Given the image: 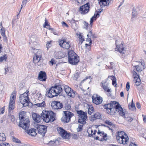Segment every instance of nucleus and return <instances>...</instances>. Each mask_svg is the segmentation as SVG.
<instances>
[{"mask_svg": "<svg viewBox=\"0 0 146 146\" xmlns=\"http://www.w3.org/2000/svg\"><path fill=\"white\" fill-rule=\"evenodd\" d=\"M41 115L36 113L32 114V117L33 120L37 123L40 122L42 118L43 120L46 123L53 122L55 120V114L51 111H42Z\"/></svg>", "mask_w": 146, "mask_h": 146, "instance_id": "obj_1", "label": "nucleus"}, {"mask_svg": "<svg viewBox=\"0 0 146 146\" xmlns=\"http://www.w3.org/2000/svg\"><path fill=\"white\" fill-rule=\"evenodd\" d=\"M51 88L53 92V95L54 97L58 96L64 90L67 95L71 97H74L75 96V91L71 89L68 86L64 84L58 86L52 87Z\"/></svg>", "mask_w": 146, "mask_h": 146, "instance_id": "obj_2", "label": "nucleus"}, {"mask_svg": "<svg viewBox=\"0 0 146 146\" xmlns=\"http://www.w3.org/2000/svg\"><path fill=\"white\" fill-rule=\"evenodd\" d=\"M19 118L20 120L19 126L24 130L28 129L30 125L29 117L26 115V113L23 111L19 113Z\"/></svg>", "mask_w": 146, "mask_h": 146, "instance_id": "obj_3", "label": "nucleus"}, {"mask_svg": "<svg viewBox=\"0 0 146 146\" xmlns=\"http://www.w3.org/2000/svg\"><path fill=\"white\" fill-rule=\"evenodd\" d=\"M68 60L69 63L72 65L77 64L79 61L78 56L72 50H68Z\"/></svg>", "mask_w": 146, "mask_h": 146, "instance_id": "obj_4", "label": "nucleus"}, {"mask_svg": "<svg viewBox=\"0 0 146 146\" xmlns=\"http://www.w3.org/2000/svg\"><path fill=\"white\" fill-rule=\"evenodd\" d=\"M117 139L119 143L123 145L126 144L129 141V137L124 132H118Z\"/></svg>", "mask_w": 146, "mask_h": 146, "instance_id": "obj_5", "label": "nucleus"}, {"mask_svg": "<svg viewBox=\"0 0 146 146\" xmlns=\"http://www.w3.org/2000/svg\"><path fill=\"white\" fill-rule=\"evenodd\" d=\"M29 94V91L27 90L25 93L20 96V102L23 104V107L28 106L29 104L31 103L30 99L28 97Z\"/></svg>", "mask_w": 146, "mask_h": 146, "instance_id": "obj_6", "label": "nucleus"}, {"mask_svg": "<svg viewBox=\"0 0 146 146\" xmlns=\"http://www.w3.org/2000/svg\"><path fill=\"white\" fill-rule=\"evenodd\" d=\"M77 113L79 116L78 123L83 124H85L86 121L87 119V113L80 110L78 111Z\"/></svg>", "mask_w": 146, "mask_h": 146, "instance_id": "obj_7", "label": "nucleus"}, {"mask_svg": "<svg viewBox=\"0 0 146 146\" xmlns=\"http://www.w3.org/2000/svg\"><path fill=\"white\" fill-rule=\"evenodd\" d=\"M16 95V91H14L11 95L9 103V111H10L11 110H13L14 109Z\"/></svg>", "mask_w": 146, "mask_h": 146, "instance_id": "obj_8", "label": "nucleus"}, {"mask_svg": "<svg viewBox=\"0 0 146 146\" xmlns=\"http://www.w3.org/2000/svg\"><path fill=\"white\" fill-rule=\"evenodd\" d=\"M64 115L61 119V121L64 122L68 123L70 121V118L74 115V114L67 111H64Z\"/></svg>", "mask_w": 146, "mask_h": 146, "instance_id": "obj_9", "label": "nucleus"}, {"mask_svg": "<svg viewBox=\"0 0 146 146\" xmlns=\"http://www.w3.org/2000/svg\"><path fill=\"white\" fill-rule=\"evenodd\" d=\"M113 103H115L114 107H115L116 113H118L121 116L123 117L125 116V113L123 112V110L120 105L116 102H113Z\"/></svg>", "mask_w": 146, "mask_h": 146, "instance_id": "obj_10", "label": "nucleus"}, {"mask_svg": "<svg viewBox=\"0 0 146 146\" xmlns=\"http://www.w3.org/2000/svg\"><path fill=\"white\" fill-rule=\"evenodd\" d=\"M57 131L63 139H68L70 136V134L68 133L63 128L59 127L57 129Z\"/></svg>", "mask_w": 146, "mask_h": 146, "instance_id": "obj_11", "label": "nucleus"}, {"mask_svg": "<svg viewBox=\"0 0 146 146\" xmlns=\"http://www.w3.org/2000/svg\"><path fill=\"white\" fill-rule=\"evenodd\" d=\"M59 44L60 47L66 49H69L70 48L71 45L70 42L64 40L59 41Z\"/></svg>", "mask_w": 146, "mask_h": 146, "instance_id": "obj_12", "label": "nucleus"}, {"mask_svg": "<svg viewBox=\"0 0 146 146\" xmlns=\"http://www.w3.org/2000/svg\"><path fill=\"white\" fill-rule=\"evenodd\" d=\"M90 7V4L88 3H87L80 7V11L83 14L87 13L89 11Z\"/></svg>", "mask_w": 146, "mask_h": 146, "instance_id": "obj_13", "label": "nucleus"}, {"mask_svg": "<svg viewBox=\"0 0 146 146\" xmlns=\"http://www.w3.org/2000/svg\"><path fill=\"white\" fill-rule=\"evenodd\" d=\"M92 98L93 103L97 105L101 104L103 101L102 98L96 94L92 96Z\"/></svg>", "mask_w": 146, "mask_h": 146, "instance_id": "obj_14", "label": "nucleus"}, {"mask_svg": "<svg viewBox=\"0 0 146 146\" xmlns=\"http://www.w3.org/2000/svg\"><path fill=\"white\" fill-rule=\"evenodd\" d=\"M52 108L54 110H58L62 108V104L59 102L53 101L51 104Z\"/></svg>", "mask_w": 146, "mask_h": 146, "instance_id": "obj_15", "label": "nucleus"}, {"mask_svg": "<svg viewBox=\"0 0 146 146\" xmlns=\"http://www.w3.org/2000/svg\"><path fill=\"white\" fill-rule=\"evenodd\" d=\"M98 135L102 134V135H103V137H100L99 136H97L95 138L96 139L102 141L104 140H106L107 139H106V138L107 136V134L106 133L105 134V133L103 131H98Z\"/></svg>", "mask_w": 146, "mask_h": 146, "instance_id": "obj_16", "label": "nucleus"}, {"mask_svg": "<svg viewBox=\"0 0 146 146\" xmlns=\"http://www.w3.org/2000/svg\"><path fill=\"white\" fill-rule=\"evenodd\" d=\"M139 64L135 66V67L137 71L138 72H141L144 69L145 64L143 62H139Z\"/></svg>", "mask_w": 146, "mask_h": 146, "instance_id": "obj_17", "label": "nucleus"}, {"mask_svg": "<svg viewBox=\"0 0 146 146\" xmlns=\"http://www.w3.org/2000/svg\"><path fill=\"white\" fill-rule=\"evenodd\" d=\"M37 129L38 133L42 135H44L46 131V126L44 125H40L38 126Z\"/></svg>", "mask_w": 146, "mask_h": 146, "instance_id": "obj_18", "label": "nucleus"}, {"mask_svg": "<svg viewBox=\"0 0 146 146\" xmlns=\"http://www.w3.org/2000/svg\"><path fill=\"white\" fill-rule=\"evenodd\" d=\"M115 51L119 52L120 53L124 54L125 51L123 46V44H121L120 45H117L116 48H115Z\"/></svg>", "mask_w": 146, "mask_h": 146, "instance_id": "obj_19", "label": "nucleus"}, {"mask_svg": "<svg viewBox=\"0 0 146 146\" xmlns=\"http://www.w3.org/2000/svg\"><path fill=\"white\" fill-rule=\"evenodd\" d=\"M46 73L45 72L40 71L38 76V79L40 81H45L46 79Z\"/></svg>", "mask_w": 146, "mask_h": 146, "instance_id": "obj_20", "label": "nucleus"}, {"mask_svg": "<svg viewBox=\"0 0 146 146\" xmlns=\"http://www.w3.org/2000/svg\"><path fill=\"white\" fill-rule=\"evenodd\" d=\"M101 118V115L99 112L95 113L93 115H92L91 117V120H94L97 119H100Z\"/></svg>", "mask_w": 146, "mask_h": 146, "instance_id": "obj_21", "label": "nucleus"}, {"mask_svg": "<svg viewBox=\"0 0 146 146\" xmlns=\"http://www.w3.org/2000/svg\"><path fill=\"white\" fill-rule=\"evenodd\" d=\"M31 49L33 50V52L35 53V56L41 58L42 52L41 50H38L35 48L34 49L33 47L31 48Z\"/></svg>", "mask_w": 146, "mask_h": 146, "instance_id": "obj_22", "label": "nucleus"}, {"mask_svg": "<svg viewBox=\"0 0 146 146\" xmlns=\"http://www.w3.org/2000/svg\"><path fill=\"white\" fill-rule=\"evenodd\" d=\"M108 80V79H105L104 81V82L103 83L102 82L101 84H102L101 86L104 90L105 91H106L107 92H110V90L108 88L107 86V84H106V85Z\"/></svg>", "mask_w": 146, "mask_h": 146, "instance_id": "obj_23", "label": "nucleus"}, {"mask_svg": "<svg viewBox=\"0 0 146 146\" xmlns=\"http://www.w3.org/2000/svg\"><path fill=\"white\" fill-rule=\"evenodd\" d=\"M25 131L28 134L31 135L32 136H35L36 135V133L35 131V129L32 128L31 129H28L27 130H25Z\"/></svg>", "mask_w": 146, "mask_h": 146, "instance_id": "obj_24", "label": "nucleus"}, {"mask_svg": "<svg viewBox=\"0 0 146 146\" xmlns=\"http://www.w3.org/2000/svg\"><path fill=\"white\" fill-rule=\"evenodd\" d=\"M100 1V6H105L109 5L110 3L109 0H98Z\"/></svg>", "mask_w": 146, "mask_h": 146, "instance_id": "obj_25", "label": "nucleus"}, {"mask_svg": "<svg viewBox=\"0 0 146 146\" xmlns=\"http://www.w3.org/2000/svg\"><path fill=\"white\" fill-rule=\"evenodd\" d=\"M41 58L34 56L33 58V61L34 63L36 64L38 66L41 64V62L40 60Z\"/></svg>", "mask_w": 146, "mask_h": 146, "instance_id": "obj_26", "label": "nucleus"}, {"mask_svg": "<svg viewBox=\"0 0 146 146\" xmlns=\"http://www.w3.org/2000/svg\"><path fill=\"white\" fill-rule=\"evenodd\" d=\"M114 104L115 103H113V102H112L111 103H109L107 104L104 105V107L105 109L107 110V111H109L112 107H114Z\"/></svg>", "mask_w": 146, "mask_h": 146, "instance_id": "obj_27", "label": "nucleus"}, {"mask_svg": "<svg viewBox=\"0 0 146 146\" xmlns=\"http://www.w3.org/2000/svg\"><path fill=\"white\" fill-rule=\"evenodd\" d=\"M53 92L52 91V90L50 88H49L48 91L46 92V95L49 98H52L54 97V95H53Z\"/></svg>", "mask_w": 146, "mask_h": 146, "instance_id": "obj_28", "label": "nucleus"}, {"mask_svg": "<svg viewBox=\"0 0 146 146\" xmlns=\"http://www.w3.org/2000/svg\"><path fill=\"white\" fill-rule=\"evenodd\" d=\"M108 78H110L112 80V85L114 86H116V79L114 76H109Z\"/></svg>", "mask_w": 146, "mask_h": 146, "instance_id": "obj_29", "label": "nucleus"}, {"mask_svg": "<svg viewBox=\"0 0 146 146\" xmlns=\"http://www.w3.org/2000/svg\"><path fill=\"white\" fill-rule=\"evenodd\" d=\"M54 57L56 59H60L63 57L62 53L61 51H59L56 53Z\"/></svg>", "mask_w": 146, "mask_h": 146, "instance_id": "obj_30", "label": "nucleus"}, {"mask_svg": "<svg viewBox=\"0 0 146 146\" xmlns=\"http://www.w3.org/2000/svg\"><path fill=\"white\" fill-rule=\"evenodd\" d=\"M116 113L115 107H112L109 111H107V113L110 115H113Z\"/></svg>", "mask_w": 146, "mask_h": 146, "instance_id": "obj_31", "label": "nucleus"}, {"mask_svg": "<svg viewBox=\"0 0 146 146\" xmlns=\"http://www.w3.org/2000/svg\"><path fill=\"white\" fill-rule=\"evenodd\" d=\"M6 139L5 134L3 133H0V141H5Z\"/></svg>", "mask_w": 146, "mask_h": 146, "instance_id": "obj_32", "label": "nucleus"}, {"mask_svg": "<svg viewBox=\"0 0 146 146\" xmlns=\"http://www.w3.org/2000/svg\"><path fill=\"white\" fill-rule=\"evenodd\" d=\"M7 59V54H5L4 55L0 57V62L4 61H6Z\"/></svg>", "mask_w": 146, "mask_h": 146, "instance_id": "obj_33", "label": "nucleus"}, {"mask_svg": "<svg viewBox=\"0 0 146 146\" xmlns=\"http://www.w3.org/2000/svg\"><path fill=\"white\" fill-rule=\"evenodd\" d=\"M11 139L14 142L19 143H21V141L19 139L14 136L11 137Z\"/></svg>", "mask_w": 146, "mask_h": 146, "instance_id": "obj_34", "label": "nucleus"}, {"mask_svg": "<svg viewBox=\"0 0 146 146\" xmlns=\"http://www.w3.org/2000/svg\"><path fill=\"white\" fill-rule=\"evenodd\" d=\"M134 81H135V84L136 86H138L141 83V81L140 78H137L134 79Z\"/></svg>", "mask_w": 146, "mask_h": 146, "instance_id": "obj_35", "label": "nucleus"}, {"mask_svg": "<svg viewBox=\"0 0 146 146\" xmlns=\"http://www.w3.org/2000/svg\"><path fill=\"white\" fill-rule=\"evenodd\" d=\"M58 142V141L55 140V141H51L48 143V145L50 146H55L57 144L56 143Z\"/></svg>", "mask_w": 146, "mask_h": 146, "instance_id": "obj_36", "label": "nucleus"}, {"mask_svg": "<svg viewBox=\"0 0 146 146\" xmlns=\"http://www.w3.org/2000/svg\"><path fill=\"white\" fill-rule=\"evenodd\" d=\"M94 110V109L92 106H89L88 111V113L90 115H91L92 113H93Z\"/></svg>", "mask_w": 146, "mask_h": 146, "instance_id": "obj_37", "label": "nucleus"}, {"mask_svg": "<svg viewBox=\"0 0 146 146\" xmlns=\"http://www.w3.org/2000/svg\"><path fill=\"white\" fill-rule=\"evenodd\" d=\"M132 104L130 106L129 105V109H131L132 110H134L136 109L135 107V106L134 104L133 103V100H132Z\"/></svg>", "mask_w": 146, "mask_h": 146, "instance_id": "obj_38", "label": "nucleus"}, {"mask_svg": "<svg viewBox=\"0 0 146 146\" xmlns=\"http://www.w3.org/2000/svg\"><path fill=\"white\" fill-rule=\"evenodd\" d=\"M36 105L38 107H45V104L44 101L41 103H38L36 104Z\"/></svg>", "mask_w": 146, "mask_h": 146, "instance_id": "obj_39", "label": "nucleus"}, {"mask_svg": "<svg viewBox=\"0 0 146 146\" xmlns=\"http://www.w3.org/2000/svg\"><path fill=\"white\" fill-rule=\"evenodd\" d=\"M105 123L107 124H108L111 126H114V124L110 120H106L105 121Z\"/></svg>", "mask_w": 146, "mask_h": 146, "instance_id": "obj_40", "label": "nucleus"}, {"mask_svg": "<svg viewBox=\"0 0 146 146\" xmlns=\"http://www.w3.org/2000/svg\"><path fill=\"white\" fill-rule=\"evenodd\" d=\"M5 28L3 27H2V28H1L0 30V33L1 34V35L2 36H5Z\"/></svg>", "mask_w": 146, "mask_h": 146, "instance_id": "obj_41", "label": "nucleus"}, {"mask_svg": "<svg viewBox=\"0 0 146 146\" xmlns=\"http://www.w3.org/2000/svg\"><path fill=\"white\" fill-rule=\"evenodd\" d=\"M45 22L44 24V27H46L48 29H50V26L48 24V22L47 21L46 19H45Z\"/></svg>", "mask_w": 146, "mask_h": 146, "instance_id": "obj_42", "label": "nucleus"}, {"mask_svg": "<svg viewBox=\"0 0 146 146\" xmlns=\"http://www.w3.org/2000/svg\"><path fill=\"white\" fill-rule=\"evenodd\" d=\"M52 44V41H49L46 44V47L47 48V49L49 48H50Z\"/></svg>", "mask_w": 146, "mask_h": 146, "instance_id": "obj_43", "label": "nucleus"}, {"mask_svg": "<svg viewBox=\"0 0 146 146\" xmlns=\"http://www.w3.org/2000/svg\"><path fill=\"white\" fill-rule=\"evenodd\" d=\"M137 12L136 10L133 8L132 12V15L133 17H135L137 15Z\"/></svg>", "mask_w": 146, "mask_h": 146, "instance_id": "obj_44", "label": "nucleus"}, {"mask_svg": "<svg viewBox=\"0 0 146 146\" xmlns=\"http://www.w3.org/2000/svg\"><path fill=\"white\" fill-rule=\"evenodd\" d=\"M127 115H125L126 117H125V118L126 120L130 122L133 120V119L132 117H131L130 116L127 117Z\"/></svg>", "mask_w": 146, "mask_h": 146, "instance_id": "obj_45", "label": "nucleus"}, {"mask_svg": "<svg viewBox=\"0 0 146 146\" xmlns=\"http://www.w3.org/2000/svg\"><path fill=\"white\" fill-rule=\"evenodd\" d=\"M83 125H79L77 129V130L78 132H80L82 130V128Z\"/></svg>", "mask_w": 146, "mask_h": 146, "instance_id": "obj_46", "label": "nucleus"}, {"mask_svg": "<svg viewBox=\"0 0 146 146\" xmlns=\"http://www.w3.org/2000/svg\"><path fill=\"white\" fill-rule=\"evenodd\" d=\"M133 75L134 76V80L135 79L138 78H139V76L137 74V73L133 71Z\"/></svg>", "mask_w": 146, "mask_h": 146, "instance_id": "obj_47", "label": "nucleus"}, {"mask_svg": "<svg viewBox=\"0 0 146 146\" xmlns=\"http://www.w3.org/2000/svg\"><path fill=\"white\" fill-rule=\"evenodd\" d=\"M79 73H78V72H77L75 74H74V79L76 80L78 78L79 76Z\"/></svg>", "mask_w": 146, "mask_h": 146, "instance_id": "obj_48", "label": "nucleus"}, {"mask_svg": "<svg viewBox=\"0 0 146 146\" xmlns=\"http://www.w3.org/2000/svg\"><path fill=\"white\" fill-rule=\"evenodd\" d=\"M94 20H95V18L93 16L90 19V23L89 25V26L90 27H92V25Z\"/></svg>", "mask_w": 146, "mask_h": 146, "instance_id": "obj_49", "label": "nucleus"}, {"mask_svg": "<svg viewBox=\"0 0 146 146\" xmlns=\"http://www.w3.org/2000/svg\"><path fill=\"white\" fill-rule=\"evenodd\" d=\"M100 16V14L96 12L95 13L93 17L95 18V20L96 19V17H99Z\"/></svg>", "mask_w": 146, "mask_h": 146, "instance_id": "obj_50", "label": "nucleus"}, {"mask_svg": "<svg viewBox=\"0 0 146 146\" xmlns=\"http://www.w3.org/2000/svg\"><path fill=\"white\" fill-rule=\"evenodd\" d=\"M5 107H3V108H0V114H3L4 112Z\"/></svg>", "mask_w": 146, "mask_h": 146, "instance_id": "obj_51", "label": "nucleus"}, {"mask_svg": "<svg viewBox=\"0 0 146 146\" xmlns=\"http://www.w3.org/2000/svg\"><path fill=\"white\" fill-rule=\"evenodd\" d=\"M27 1V0H23V2H22V5H21V9H22V8L25 5V4H26V1ZM21 11V10H20V11H19V12H20V11Z\"/></svg>", "mask_w": 146, "mask_h": 146, "instance_id": "obj_52", "label": "nucleus"}, {"mask_svg": "<svg viewBox=\"0 0 146 146\" xmlns=\"http://www.w3.org/2000/svg\"><path fill=\"white\" fill-rule=\"evenodd\" d=\"M88 132L89 134L92 135L94 134H93V133H94V132L91 129H89L88 131Z\"/></svg>", "mask_w": 146, "mask_h": 146, "instance_id": "obj_53", "label": "nucleus"}, {"mask_svg": "<svg viewBox=\"0 0 146 146\" xmlns=\"http://www.w3.org/2000/svg\"><path fill=\"white\" fill-rule=\"evenodd\" d=\"M126 88L127 90L128 91L130 89V85L129 82H127V83L126 86Z\"/></svg>", "mask_w": 146, "mask_h": 146, "instance_id": "obj_54", "label": "nucleus"}, {"mask_svg": "<svg viewBox=\"0 0 146 146\" xmlns=\"http://www.w3.org/2000/svg\"><path fill=\"white\" fill-rule=\"evenodd\" d=\"M0 146H10V145L8 143H2L0 144Z\"/></svg>", "mask_w": 146, "mask_h": 146, "instance_id": "obj_55", "label": "nucleus"}, {"mask_svg": "<svg viewBox=\"0 0 146 146\" xmlns=\"http://www.w3.org/2000/svg\"><path fill=\"white\" fill-rule=\"evenodd\" d=\"M83 24L85 27V28L86 29H87L88 28V24L85 21H84L83 22Z\"/></svg>", "mask_w": 146, "mask_h": 146, "instance_id": "obj_56", "label": "nucleus"}, {"mask_svg": "<svg viewBox=\"0 0 146 146\" xmlns=\"http://www.w3.org/2000/svg\"><path fill=\"white\" fill-rule=\"evenodd\" d=\"M72 138L73 139H77L78 138V135L76 134H74L72 135Z\"/></svg>", "mask_w": 146, "mask_h": 146, "instance_id": "obj_57", "label": "nucleus"}, {"mask_svg": "<svg viewBox=\"0 0 146 146\" xmlns=\"http://www.w3.org/2000/svg\"><path fill=\"white\" fill-rule=\"evenodd\" d=\"M50 62L52 64V65L54 64H56L55 60L54 59H52L50 61Z\"/></svg>", "mask_w": 146, "mask_h": 146, "instance_id": "obj_58", "label": "nucleus"}, {"mask_svg": "<svg viewBox=\"0 0 146 146\" xmlns=\"http://www.w3.org/2000/svg\"><path fill=\"white\" fill-rule=\"evenodd\" d=\"M3 36V41L5 42L6 43H7V37L6 36V35H5V36Z\"/></svg>", "mask_w": 146, "mask_h": 146, "instance_id": "obj_59", "label": "nucleus"}, {"mask_svg": "<svg viewBox=\"0 0 146 146\" xmlns=\"http://www.w3.org/2000/svg\"><path fill=\"white\" fill-rule=\"evenodd\" d=\"M61 23L63 27H69L68 25L64 21H62Z\"/></svg>", "mask_w": 146, "mask_h": 146, "instance_id": "obj_60", "label": "nucleus"}, {"mask_svg": "<svg viewBox=\"0 0 146 146\" xmlns=\"http://www.w3.org/2000/svg\"><path fill=\"white\" fill-rule=\"evenodd\" d=\"M92 30H90L89 31V32L88 33V34L87 35V36L88 37L89 36H92Z\"/></svg>", "mask_w": 146, "mask_h": 146, "instance_id": "obj_61", "label": "nucleus"}, {"mask_svg": "<svg viewBox=\"0 0 146 146\" xmlns=\"http://www.w3.org/2000/svg\"><path fill=\"white\" fill-rule=\"evenodd\" d=\"M136 106L137 108L139 109L141 108V106L140 103L139 102H137L136 103Z\"/></svg>", "mask_w": 146, "mask_h": 146, "instance_id": "obj_62", "label": "nucleus"}, {"mask_svg": "<svg viewBox=\"0 0 146 146\" xmlns=\"http://www.w3.org/2000/svg\"><path fill=\"white\" fill-rule=\"evenodd\" d=\"M129 146H137V145L136 144H135L134 143H130Z\"/></svg>", "mask_w": 146, "mask_h": 146, "instance_id": "obj_63", "label": "nucleus"}, {"mask_svg": "<svg viewBox=\"0 0 146 146\" xmlns=\"http://www.w3.org/2000/svg\"><path fill=\"white\" fill-rule=\"evenodd\" d=\"M88 40H89V41H90L89 44H86V45L90 46V45L91 44V43H92V40H91V38H89V39H88Z\"/></svg>", "mask_w": 146, "mask_h": 146, "instance_id": "obj_64", "label": "nucleus"}]
</instances>
